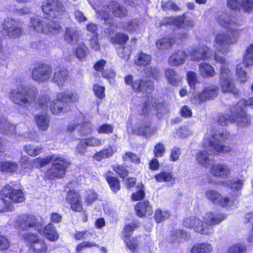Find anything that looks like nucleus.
Returning a JSON list of instances; mask_svg holds the SVG:
<instances>
[{
	"instance_id": "1",
	"label": "nucleus",
	"mask_w": 253,
	"mask_h": 253,
	"mask_svg": "<svg viewBox=\"0 0 253 253\" xmlns=\"http://www.w3.org/2000/svg\"><path fill=\"white\" fill-rule=\"evenodd\" d=\"M163 108L164 105L158 103L157 98L149 96L141 107L140 110H138L140 116L138 121L133 127V133L145 138H148L153 135L156 129L151 126L149 114L156 110L160 113H165L166 111L163 110Z\"/></svg>"
},
{
	"instance_id": "2",
	"label": "nucleus",
	"mask_w": 253,
	"mask_h": 253,
	"mask_svg": "<svg viewBox=\"0 0 253 253\" xmlns=\"http://www.w3.org/2000/svg\"><path fill=\"white\" fill-rule=\"evenodd\" d=\"M218 22L222 27L228 28L231 31L221 33L216 35L214 41V47L222 53L229 52L228 45L237 42L238 32L236 29V18L227 13L221 14L218 18Z\"/></svg>"
},
{
	"instance_id": "3",
	"label": "nucleus",
	"mask_w": 253,
	"mask_h": 253,
	"mask_svg": "<svg viewBox=\"0 0 253 253\" xmlns=\"http://www.w3.org/2000/svg\"><path fill=\"white\" fill-rule=\"evenodd\" d=\"M226 218V214L219 211L206 213L201 220L197 217H187L184 221V226L193 229L202 235H209L213 233V226L220 224Z\"/></svg>"
},
{
	"instance_id": "4",
	"label": "nucleus",
	"mask_w": 253,
	"mask_h": 253,
	"mask_svg": "<svg viewBox=\"0 0 253 253\" xmlns=\"http://www.w3.org/2000/svg\"><path fill=\"white\" fill-rule=\"evenodd\" d=\"M79 97L75 91H68L58 94L57 99L50 102L49 97L46 95L42 96L39 102V106L42 109L46 110L49 108L53 114L55 115L65 113L67 111L66 107L63 102L66 103H74L78 101Z\"/></svg>"
},
{
	"instance_id": "5",
	"label": "nucleus",
	"mask_w": 253,
	"mask_h": 253,
	"mask_svg": "<svg viewBox=\"0 0 253 253\" xmlns=\"http://www.w3.org/2000/svg\"><path fill=\"white\" fill-rule=\"evenodd\" d=\"M52 161V166L46 171V176L50 178L62 177L65 174L66 169L70 163L62 157H55L49 156L44 158H38L34 160V166L36 167H42Z\"/></svg>"
},
{
	"instance_id": "6",
	"label": "nucleus",
	"mask_w": 253,
	"mask_h": 253,
	"mask_svg": "<svg viewBox=\"0 0 253 253\" xmlns=\"http://www.w3.org/2000/svg\"><path fill=\"white\" fill-rule=\"evenodd\" d=\"M37 94L38 90L36 87L25 86L20 84L16 88L11 90L9 98L15 104L27 107L35 101Z\"/></svg>"
},
{
	"instance_id": "7",
	"label": "nucleus",
	"mask_w": 253,
	"mask_h": 253,
	"mask_svg": "<svg viewBox=\"0 0 253 253\" xmlns=\"http://www.w3.org/2000/svg\"><path fill=\"white\" fill-rule=\"evenodd\" d=\"M98 18L103 20L106 24H111L113 17L122 18L127 15V10L126 7L119 3L112 1L101 10L96 11Z\"/></svg>"
},
{
	"instance_id": "8",
	"label": "nucleus",
	"mask_w": 253,
	"mask_h": 253,
	"mask_svg": "<svg viewBox=\"0 0 253 253\" xmlns=\"http://www.w3.org/2000/svg\"><path fill=\"white\" fill-rule=\"evenodd\" d=\"M247 105L253 107V98H251L248 100L242 99L231 109V119L239 126H245L251 123L250 118L245 111V108Z\"/></svg>"
},
{
	"instance_id": "9",
	"label": "nucleus",
	"mask_w": 253,
	"mask_h": 253,
	"mask_svg": "<svg viewBox=\"0 0 253 253\" xmlns=\"http://www.w3.org/2000/svg\"><path fill=\"white\" fill-rule=\"evenodd\" d=\"M29 27L30 29L47 35H53L59 33L62 29L57 23L51 22L47 23L37 16L30 18Z\"/></svg>"
},
{
	"instance_id": "10",
	"label": "nucleus",
	"mask_w": 253,
	"mask_h": 253,
	"mask_svg": "<svg viewBox=\"0 0 253 253\" xmlns=\"http://www.w3.org/2000/svg\"><path fill=\"white\" fill-rule=\"evenodd\" d=\"M228 137V134L226 132L214 134L211 138H204L203 146L206 149L211 148L214 153L229 154L232 151L230 147L220 144L222 141L227 139Z\"/></svg>"
},
{
	"instance_id": "11",
	"label": "nucleus",
	"mask_w": 253,
	"mask_h": 253,
	"mask_svg": "<svg viewBox=\"0 0 253 253\" xmlns=\"http://www.w3.org/2000/svg\"><path fill=\"white\" fill-rule=\"evenodd\" d=\"M42 9L50 18H59L65 11L63 4L59 0H46L42 5Z\"/></svg>"
},
{
	"instance_id": "12",
	"label": "nucleus",
	"mask_w": 253,
	"mask_h": 253,
	"mask_svg": "<svg viewBox=\"0 0 253 253\" xmlns=\"http://www.w3.org/2000/svg\"><path fill=\"white\" fill-rule=\"evenodd\" d=\"M2 25L9 37L17 38L22 35V24L19 20L7 17L4 19Z\"/></svg>"
},
{
	"instance_id": "13",
	"label": "nucleus",
	"mask_w": 253,
	"mask_h": 253,
	"mask_svg": "<svg viewBox=\"0 0 253 253\" xmlns=\"http://www.w3.org/2000/svg\"><path fill=\"white\" fill-rule=\"evenodd\" d=\"M22 237L25 242L30 245L34 253H49L44 241L39 239L35 234L25 233Z\"/></svg>"
},
{
	"instance_id": "14",
	"label": "nucleus",
	"mask_w": 253,
	"mask_h": 253,
	"mask_svg": "<svg viewBox=\"0 0 253 253\" xmlns=\"http://www.w3.org/2000/svg\"><path fill=\"white\" fill-rule=\"evenodd\" d=\"M1 194L6 200L8 207L10 203H21L24 201L25 198L21 190L15 189L10 185H7L2 189Z\"/></svg>"
},
{
	"instance_id": "15",
	"label": "nucleus",
	"mask_w": 253,
	"mask_h": 253,
	"mask_svg": "<svg viewBox=\"0 0 253 253\" xmlns=\"http://www.w3.org/2000/svg\"><path fill=\"white\" fill-rule=\"evenodd\" d=\"M189 54L192 60H204L211 58L212 50L204 44L199 45L192 48L189 51Z\"/></svg>"
},
{
	"instance_id": "16",
	"label": "nucleus",
	"mask_w": 253,
	"mask_h": 253,
	"mask_svg": "<svg viewBox=\"0 0 253 253\" xmlns=\"http://www.w3.org/2000/svg\"><path fill=\"white\" fill-rule=\"evenodd\" d=\"M38 224V220L32 215H21L16 221L17 227L22 231L27 230L30 228H36Z\"/></svg>"
},
{
	"instance_id": "17",
	"label": "nucleus",
	"mask_w": 253,
	"mask_h": 253,
	"mask_svg": "<svg viewBox=\"0 0 253 253\" xmlns=\"http://www.w3.org/2000/svg\"><path fill=\"white\" fill-rule=\"evenodd\" d=\"M207 198L215 205H218L223 207H230L232 204V201L226 197H222L217 191L210 189L205 193Z\"/></svg>"
},
{
	"instance_id": "18",
	"label": "nucleus",
	"mask_w": 253,
	"mask_h": 253,
	"mask_svg": "<svg viewBox=\"0 0 253 253\" xmlns=\"http://www.w3.org/2000/svg\"><path fill=\"white\" fill-rule=\"evenodd\" d=\"M51 69L47 65L36 67L32 71V78L38 83L47 81L50 77Z\"/></svg>"
},
{
	"instance_id": "19",
	"label": "nucleus",
	"mask_w": 253,
	"mask_h": 253,
	"mask_svg": "<svg viewBox=\"0 0 253 253\" xmlns=\"http://www.w3.org/2000/svg\"><path fill=\"white\" fill-rule=\"evenodd\" d=\"M218 87L214 85H210L204 88L203 91L194 96L198 104L205 101L207 99H212L217 95Z\"/></svg>"
},
{
	"instance_id": "20",
	"label": "nucleus",
	"mask_w": 253,
	"mask_h": 253,
	"mask_svg": "<svg viewBox=\"0 0 253 253\" xmlns=\"http://www.w3.org/2000/svg\"><path fill=\"white\" fill-rule=\"evenodd\" d=\"M204 150L200 151L196 155V160L200 165L207 168L210 166L213 162V150L211 148L205 149Z\"/></svg>"
},
{
	"instance_id": "21",
	"label": "nucleus",
	"mask_w": 253,
	"mask_h": 253,
	"mask_svg": "<svg viewBox=\"0 0 253 253\" xmlns=\"http://www.w3.org/2000/svg\"><path fill=\"white\" fill-rule=\"evenodd\" d=\"M0 133L6 135H12L15 133V126L10 123L3 118L0 117ZM6 144V141L0 138V150L4 148Z\"/></svg>"
},
{
	"instance_id": "22",
	"label": "nucleus",
	"mask_w": 253,
	"mask_h": 253,
	"mask_svg": "<svg viewBox=\"0 0 253 253\" xmlns=\"http://www.w3.org/2000/svg\"><path fill=\"white\" fill-rule=\"evenodd\" d=\"M132 89L136 92L149 93L154 89V84L150 80L137 79L133 81Z\"/></svg>"
},
{
	"instance_id": "23",
	"label": "nucleus",
	"mask_w": 253,
	"mask_h": 253,
	"mask_svg": "<svg viewBox=\"0 0 253 253\" xmlns=\"http://www.w3.org/2000/svg\"><path fill=\"white\" fill-rule=\"evenodd\" d=\"M66 201L70 205L71 209L75 211L82 210V202L80 194L75 191L70 190L67 195Z\"/></svg>"
},
{
	"instance_id": "24",
	"label": "nucleus",
	"mask_w": 253,
	"mask_h": 253,
	"mask_svg": "<svg viewBox=\"0 0 253 253\" xmlns=\"http://www.w3.org/2000/svg\"><path fill=\"white\" fill-rule=\"evenodd\" d=\"M210 172L215 177L226 178L230 174L231 169L226 165L216 164L211 166Z\"/></svg>"
},
{
	"instance_id": "25",
	"label": "nucleus",
	"mask_w": 253,
	"mask_h": 253,
	"mask_svg": "<svg viewBox=\"0 0 253 253\" xmlns=\"http://www.w3.org/2000/svg\"><path fill=\"white\" fill-rule=\"evenodd\" d=\"M187 57V53L183 50H178L173 53L168 59L169 64L172 66L183 65Z\"/></svg>"
},
{
	"instance_id": "26",
	"label": "nucleus",
	"mask_w": 253,
	"mask_h": 253,
	"mask_svg": "<svg viewBox=\"0 0 253 253\" xmlns=\"http://www.w3.org/2000/svg\"><path fill=\"white\" fill-rule=\"evenodd\" d=\"M117 151V149L115 145H110L107 148L96 152L93 155V158L97 161H101L112 157Z\"/></svg>"
},
{
	"instance_id": "27",
	"label": "nucleus",
	"mask_w": 253,
	"mask_h": 253,
	"mask_svg": "<svg viewBox=\"0 0 253 253\" xmlns=\"http://www.w3.org/2000/svg\"><path fill=\"white\" fill-rule=\"evenodd\" d=\"M69 78V73L66 69L58 68L55 69L53 80L59 86H63Z\"/></svg>"
},
{
	"instance_id": "28",
	"label": "nucleus",
	"mask_w": 253,
	"mask_h": 253,
	"mask_svg": "<svg viewBox=\"0 0 253 253\" xmlns=\"http://www.w3.org/2000/svg\"><path fill=\"white\" fill-rule=\"evenodd\" d=\"M169 23H172L173 25L187 29L192 27L194 25V21L190 18L180 16L176 18H169L168 20Z\"/></svg>"
},
{
	"instance_id": "29",
	"label": "nucleus",
	"mask_w": 253,
	"mask_h": 253,
	"mask_svg": "<svg viewBox=\"0 0 253 253\" xmlns=\"http://www.w3.org/2000/svg\"><path fill=\"white\" fill-rule=\"evenodd\" d=\"M135 209L137 215L139 217H143L145 215H151L152 213V207L147 201L137 203Z\"/></svg>"
},
{
	"instance_id": "30",
	"label": "nucleus",
	"mask_w": 253,
	"mask_h": 253,
	"mask_svg": "<svg viewBox=\"0 0 253 253\" xmlns=\"http://www.w3.org/2000/svg\"><path fill=\"white\" fill-rule=\"evenodd\" d=\"M214 59L216 61L221 64L220 67V80L231 78L230 71L227 67V62L225 59L216 54L214 55Z\"/></svg>"
},
{
	"instance_id": "31",
	"label": "nucleus",
	"mask_w": 253,
	"mask_h": 253,
	"mask_svg": "<svg viewBox=\"0 0 253 253\" xmlns=\"http://www.w3.org/2000/svg\"><path fill=\"white\" fill-rule=\"evenodd\" d=\"M79 34L77 30L71 27H67L64 35V40L70 44L76 43L79 41Z\"/></svg>"
},
{
	"instance_id": "32",
	"label": "nucleus",
	"mask_w": 253,
	"mask_h": 253,
	"mask_svg": "<svg viewBox=\"0 0 253 253\" xmlns=\"http://www.w3.org/2000/svg\"><path fill=\"white\" fill-rule=\"evenodd\" d=\"M40 233L51 241H56L59 238V235L52 224H48L42 233L40 231Z\"/></svg>"
},
{
	"instance_id": "33",
	"label": "nucleus",
	"mask_w": 253,
	"mask_h": 253,
	"mask_svg": "<svg viewBox=\"0 0 253 253\" xmlns=\"http://www.w3.org/2000/svg\"><path fill=\"white\" fill-rule=\"evenodd\" d=\"M199 73L204 78H211L215 74L212 66L207 63H202L199 66Z\"/></svg>"
},
{
	"instance_id": "34",
	"label": "nucleus",
	"mask_w": 253,
	"mask_h": 253,
	"mask_svg": "<svg viewBox=\"0 0 253 253\" xmlns=\"http://www.w3.org/2000/svg\"><path fill=\"white\" fill-rule=\"evenodd\" d=\"M165 76L168 83L173 85H176L181 81L180 76L175 71L171 69L165 70Z\"/></svg>"
},
{
	"instance_id": "35",
	"label": "nucleus",
	"mask_w": 253,
	"mask_h": 253,
	"mask_svg": "<svg viewBox=\"0 0 253 253\" xmlns=\"http://www.w3.org/2000/svg\"><path fill=\"white\" fill-rule=\"evenodd\" d=\"M221 88L223 92H231L234 94L238 93V89L235 87L232 78L221 80Z\"/></svg>"
},
{
	"instance_id": "36",
	"label": "nucleus",
	"mask_w": 253,
	"mask_h": 253,
	"mask_svg": "<svg viewBox=\"0 0 253 253\" xmlns=\"http://www.w3.org/2000/svg\"><path fill=\"white\" fill-rule=\"evenodd\" d=\"M74 53L79 60L83 61L88 54L87 48L84 42L79 43L74 49Z\"/></svg>"
},
{
	"instance_id": "37",
	"label": "nucleus",
	"mask_w": 253,
	"mask_h": 253,
	"mask_svg": "<svg viewBox=\"0 0 253 253\" xmlns=\"http://www.w3.org/2000/svg\"><path fill=\"white\" fill-rule=\"evenodd\" d=\"M223 185L231 188L234 191L238 193L241 191L244 185V181L239 178H235L230 181L225 180L223 182Z\"/></svg>"
},
{
	"instance_id": "38",
	"label": "nucleus",
	"mask_w": 253,
	"mask_h": 253,
	"mask_svg": "<svg viewBox=\"0 0 253 253\" xmlns=\"http://www.w3.org/2000/svg\"><path fill=\"white\" fill-rule=\"evenodd\" d=\"M212 247L209 243H203L195 245L191 250V253H211Z\"/></svg>"
},
{
	"instance_id": "39",
	"label": "nucleus",
	"mask_w": 253,
	"mask_h": 253,
	"mask_svg": "<svg viewBox=\"0 0 253 253\" xmlns=\"http://www.w3.org/2000/svg\"><path fill=\"white\" fill-rule=\"evenodd\" d=\"M175 42H179L172 38H165L158 40L156 44L159 50H165L170 48Z\"/></svg>"
},
{
	"instance_id": "40",
	"label": "nucleus",
	"mask_w": 253,
	"mask_h": 253,
	"mask_svg": "<svg viewBox=\"0 0 253 253\" xmlns=\"http://www.w3.org/2000/svg\"><path fill=\"white\" fill-rule=\"evenodd\" d=\"M151 61V57L150 55L140 52L136 56L134 60L135 64L137 66H145L149 65Z\"/></svg>"
},
{
	"instance_id": "41",
	"label": "nucleus",
	"mask_w": 253,
	"mask_h": 253,
	"mask_svg": "<svg viewBox=\"0 0 253 253\" xmlns=\"http://www.w3.org/2000/svg\"><path fill=\"white\" fill-rule=\"evenodd\" d=\"M36 123L39 128L42 130L47 129L49 125V118L44 115H37L35 117Z\"/></svg>"
},
{
	"instance_id": "42",
	"label": "nucleus",
	"mask_w": 253,
	"mask_h": 253,
	"mask_svg": "<svg viewBox=\"0 0 253 253\" xmlns=\"http://www.w3.org/2000/svg\"><path fill=\"white\" fill-rule=\"evenodd\" d=\"M155 178L158 182H173L175 178L171 172L163 171L155 175Z\"/></svg>"
},
{
	"instance_id": "43",
	"label": "nucleus",
	"mask_w": 253,
	"mask_h": 253,
	"mask_svg": "<svg viewBox=\"0 0 253 253\" xmlns=\"http://www.w3.org/2000/svg\"><path fill=\"white\" fill-rule=\"evenodd\" d=\"M243 63L246 67L253 66V44L247 48L243 57Z\"/></svg>"
},
{
	"instance_id": "44",
	"label": "nucleus",
	"mask_w": 253,
	"mask_h": 253,
	"mask_svg": "<svg viewBox=\"0 0 253 253\" xmlns=\"http://www.w3.org/2000/svg\"><path fill=\"white\" fill-rule=\"evenodd\" d=\"M138 27V22L136 19H133L123 23V28L128 33L135 32Z\"/></svg>"
},
{
	"instance_id": "45",
	"label": "nucleus",
	"mask_w": 253,
	"mask_h": 253,
	"mask_svg": "<svg viewBox=\"0 0 253 253\" xmlns=\"http://www.w3.org/2000/svg\"><path fill=\"white\" fill-rule=\"evenodd\" d=\"M170 213L168 211L157 209L155 212V219L157 223L163 222L169 218Z\"/></svg>"
},
{
	"instance_id": "46",
	"label": "nucleus",
	"mask_w": 253,
	"mask_h": 253,
	"mask_svg": "<svg viewBox=\"0 0 253 253\" xmlns=\"http://www.w3.org/2000/svg\"><path fill=\"white\" fill-rule=\"evenodd\" d=\"M18 168V164L15 162H6L0 165V169L2 171L12 172L16 171Z\"/></svg>"
},
{
	"instance_id": "47",
	"label": "nucleus",
	"mask_w": 253,
	"mask_h": 253,
	"mask_svg": "<svg viewBox=\"0 0 253 253\" xmlns=\"http://www.w3.org/2000/svg\"><path fill=\"white\" fill-rule=\"evenodd\" d=\"M118 55L125 60H127L130 57L131 49L127 46H120L117 50Z\"/></svg>"
},
{
	"instance_id": "48",
	"label": "nucleus",
	"mask_w": 253,
	"mask_h": 253,
	"mask_svg": "<svg viewBox=\"0 0 253 253\" xmlns=\"http://www.w3.org/2000/svg\"><path fill=\"white\" fill-rule=\"evenodd\" d=\"M84 139L88 147H98L101 146L103 144V142L100 139L94 136L85 138Z\"/></svg>"
},
{
	"instance_id": "49",
	"label": "nucleus",
	"mask_w": 253,
	"mask_h": 253,
	"mask_svg": "<svg viewBox=\"0 0 253 253\" xmlns=\"http://www.w3.org/2000/svg\"><path fill=\"white\" fill-rule=\"evenodd\" d=\"M114 127L112 125L108 124H102L97 128V132L99 133L110 134L113 133Z\"/></svg>"
},
{
	"instance_id": "50",
	"label": "nucleus",
	"mask_w": 253,
	"mask_h": 253,
	"mask_svg": "<svg viewBox=\"0 0 253 253\" xmlns=\"http://www.w3.org/2000/svg\"><path fill=\"white\" fill-rule=\"evenodd\" d=\"M25 148L26 152L31 156H36L39 155L42 150V147L31 145L26 146Z\"/></svg>"
},
{
	"instance_id": "51",
	"label": "nucleus",
	"mask_w": 253,
	"mask_h": 253,
	"mask_svg": "<svg viewBox=\"0 0 253 253\" xmlns=\"http://www.w3.org/2000/svg\"><path fill=\"white\" fill-rule=\"evenodd\" d=\"M87 147L84 138L81 139L76 147V153L78 154L84 155L87 152Z\"/></svg>"
},
{
	"instance_id": "52",
	"label": "nucleus",
	"mask_w": 253,
	"mask_h": 253,
	"mask_svg": "<svg viewBox=\"0 0 253 253\" xmlns=\"http://www.w3.org/2000/svg\"><path fill=\"white\" fill-rule=\"evenodd\" d=\"M112 40H114V41H112L113 42L124 44L128 41V36L126 34L119 33L117 34Z\"/></svg>"
},
{
	"instance_id": "53",
	"label": "nucleus",
	"mask_w": 253,
	"mask_h": 253,
	"mask_svg": "<svg viewBox=\"0 0 253 253\" xmlns=\"http://www.w3.org/2000/svg\"><path fill=\"white\" fill-rule=\"evenodd\" d=\"M107 181L109 184L111 189L115 192H116L120 189V182L119 179L117 178L113 177H107Z\"/></svg>"
},
{
	"instance_id": "54",
	"label": "nucleus",
	"mask_w": 253,
	"mask_h": 253,
	"mask_svg": "<svg viewBox=\"0 0 253 253\" xmlns=\"http://www.w3.org/2000/svg\"><path fill=\"white\" fill-rule=\"evenodd\" d=\"M166 151V148L164 145L159 142L156 144L154 148V154L156 157L159 158L162 157L165 154Z\"/></svg>"
},
{
	"instance_id": "55",
	"label": "nucleus",
	"mask_w": 253,
	"mask_h": 253,
	"mask_svg": "<svg viewBox=\"0 0 253 253\" xmlns=\"http://www.w3.org/2000/svg\"><path fill=\"white\" fill-rule=\"evenodd\" d=\"M182 236V232L180 230H176L173 232L169 241L172 244L178 243L181 241Z\"/></svg>"
},
{
	"instance_id": "56",
	"label": "nucleus",
	"mask_w": 253,
	"mask_h": 253,
	"mask_svg": "<svg viewBox=\"0 0 253 253\" xmlns=\"http://www.w3.org/2000/svg\"><path fill=\"white\" fill-rule=\"evenodd\" d=\"M93 89L97 97L102 99L105 97V87L104 86L95 84L93 86Z\"/></svg>"
},
{
	"instance_id": "57",
	"label": "nucleus",
	"mask_w": 253,
	"mask_h": 253,
	"mask_svg": "<svg viewBox=\"0 0 253 253\" xmlns=\"http://www.w3.org/2000/svg\"><path fill=\"white\" fill-rule=\"evenodd\" d=\"M97 198V194L92 190H89L86 192L85 200L87 204L93 203Z\"/></svg>"
},
{
	"instance_id": "58",
	"label": "nucleus",
	"mask_w": 253,
	"mask_h": 253,
	"mask_svg": "<svg viewBox=\"0 0 253 253\" xmlns=\"http://www.w3.org/2000/svg\"><path fill=\"white\" fill-rule=\"evenodd\" d=\"M123 159L125 161H130L134 163L139 162V157L136 154L130 152L126 153L123 156Z\"/></svg>"
},
{
	"instance_id": "59",
	"label": "nucleus",
	"mask_w": 253,
	"mask_h": 253,
	"mask_svg": "<svg viewBox=\"0 0 253 253\" xmlns=\"http://www.w3.org/2000/svg\"><path fill=\"white\" fill-rule=\"evenodd\" d=\"M187 77L190 86L191 87H194L198 81L196 74L194 72L188 71L187 73Z\"/></svg>"
},
{
	"instance_id": "60",
	"label": "nucleus",
	"mask_w": 253,
	"mask_h": 253,
	"mask_svg": "<svg viewBox=\"0 0 253 253\" xmlns=\"http://www.w3.org/2000/svg\"><path fill=\"white\" fill-rule=\"evenodd\" d=\"M236 75L237 79L240 82L244 83L246 81V73L242 69L241 65H238L237 67Z\"/></svg>"
},
{
	"instance_id": "61",
	"label": "nucleus",
	"mask_w": 253,
	"mask_h": 253,
	"mask_svg": "<svg viewBox=\"0 0 253 253\" xmlns=\"http://www.w3.org/2000/svg\"><path fill=\"white\" fill-rule=\"evenodd\" d=\"M113 170L122 178L125 177L128 174V171L123 166L117 165L113 167Z\"/></svg>"
},
{
	"instance_id": "62",
	"label": "nucleus",
	"mask_w": 253,
	"mask_h": 253,
	"mask_svg": "<svg viewBox=\"0 0 253 253\" xmlns=\"http://www.w3.org/2000/svg\"><path fill=\"white\" fill-rule=\"evenodd\" d=\"M92 130V126L91 124L89 123H86L84 124L80 131L82 135L85 136L90 133Z\"/></svg>"
},
{
	"instance_id": "63",
	"label": "nucleus",
	"mask_w": 253,
	"mask_h": 253,
	"mask_svg": "<svg viewBox=\"0 0 253 253\" xmlns=\"http://www.w3.org/2000/svg\"><path fill=\"white\" fill-rule=\"evenodd\" d=\"M102 76L103 78L108 79L110 83H112L114 81V78L116 76V74L113 70L108 69L103 71Z\"/></svg>"
},
{
	"instance_id": "64",
	"label": "nucleus",
	"mask_w": 253,
	"mask_h": 253,
	"mask_svg": "<svg viewBox=\"0 0 253 253\" xmlns=\"http://www.w3.org/2000/svg\"><path fill=\"white\" fill-rule=\"evenodd\" d=\"M228 253H245V247L240 245L233 246L229 249Z\"/></svg>"
}]
</instances>
